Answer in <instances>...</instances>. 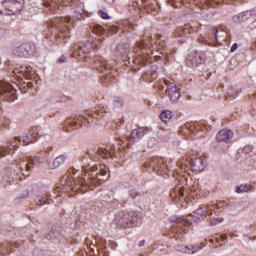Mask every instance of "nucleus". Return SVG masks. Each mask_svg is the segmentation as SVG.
I'll list each match as a JSON object with an SVG mask.
<instances>
[{
  "mask_svg": "<svg viewBox=\"0 0 256 256\" xmlns=\"http://www.w3.org/2000/svg\"><path fill=\"white\" fill-rule=\"evenodd\" d=\"M83 173L77 179L73 175L77 173L75 168H71L60 178L62 187H69L73 193H87L89 189L93 191L95 185H101L103 181L109 179V168L106 165L82 166Z\"/></svg>",
  "mask_w": 256,
  "mask_h": 256,
  "instance_id": "1",
  "label": "nucleus"
},
{
  "mask_svg": "<svg viewBox=\"0 0 256 256\" xmlns=\"http://www.w3.org/2000/svg\"><path fill=\"white\" fill-rule=\"evenodd\" d=\"M160 53V55H155ZM133 53L136 55L133 59L136 65H145V63H151L153 59H169V52L165 48V41L163 36H143L140 41L136 42V46L133 48ZM154 55V56H152Z\"/></svg>",
  "mask_w": 256,
  "mask_h": 256,
  "instance_id": "2",
  "label": "nucleus"
},
{
  "mask_svg": "<svg viewBox=\"0 0 256 256\" xmlns=\"http://www.w3.org/2000/svg\"><path fill=\"white\" fill-rule=\"evenodd\" d=\"M84 9L85 4L79 2L78 9L74 10L72 18H55L48 21L49 29H53L55 31L56 45L67 43V40L71 37V21H81Z\"/></svg>",
  "mask_w": 256,
  "mask_h": 256,
  "instance_id": "3",
  "label": "nucleus"
},
{
  "mask_svg": "<svg viewBox=\"0 0 256 256\" xmlns=\"http://www.w3.org/2000/svg\"><path fill=\"white\" fill-rule=\"evenodd\" d=\"M145 133L147 131L143 127L134 129L128 138L119 140L120 148L116 149L115 145H108L106 148H99L96 155L102 159H109V157L110 159H123L125 153H127L125 147H129V145H133V143L143 139Z\"/></svg>",
  "mask_w": 256,
  "mask_h": 256,
  "instance_id": "4",
  "label": "nucleus"
},
{
  "mask_svg": "<svg viewBox=\"0 0 256 256\" xmlns=\"http://www.w3.org/2000/svg\"><path fill=\"white\" fill-rule=\"evenodd\" d=\"M99 47V39H96L94 41H87L82 43L79 48L78 52H74V57L78 55L80 61H85L86 63H90V65H93V68L99 71L100 73H103L104 71H109L111 69V65L107 64V61L101 56H95L94 58H91L89 56V53L93 51V49H97Z\"/></svg>",
  "mask_w": 256,
  "mask_h": 256,
  "instance_id": "5",
  "label": "nucleus"
},
{
  "mask_svg": "<svg viewBox=\"0 0 256 256\" xmlns=\"http://www.w3.org/2000/svg\"><path fill=\"white\" fill-rule=\"evenodd\" d=\"M177 169L173 170L175 176H180L179 182L187 185L189 183V171H205L207 167V161L202 157L191 158L190 156H185L181 158L177 164Z\"/></svg>",
  "mask_w": 256,
  "mask_h": 256,
  "instance_id": "6",
  "label": "nucleus"
},
{
  "mask_svg": "<svg viewBox=\"0 0 256 256\" xmlns=\"http://www.w3.org/2000/svg\"><path fill=\"white\" fill-rule=\"evenodd\" d=\"M173 177L177 179L178 184L175 188L170 192V197L174 203H183L184 201H195V199L199 198L201 194V189L199 185L192 186L189 190L186 188V184L179 181L180 176H175V173H172Z\"/></svg>",
  "mask_w": 256,
  "mask_h": 256,
  "instance_id": "7",
  "label": "nucleus"
},
{
  "mask_svg": "<svg viewBox=\"0 0 256 256\" xmlns=\"http://www.w3.org/2000/svg\"><path fill=\"white\" fill-rule=\"evenodd\" d=\"M105 118V112L96 110L94 113L90 111L84 112L79 118H68L63 124L64 131H73L74 129H79L81 125L89 127L93 123H97L99 119Z\"/></svg>",
  "mask_w": 256,
  "mask_h": 256,
  "instance_id": "8",
  "label": "nucleus"
},
{
  "mask_svg": "<svg viewBox=\"0 0 256 256\" xmlns=\"http://www.w3.org/2000/svg\"><path fill=\"white\" fill-rule=\"evenodd\" d=\"M41 133V127L36 126L29 130L28 134L22 138H13L9 141L7 147H0V158L5 157V155H9L11 151H16L19 148V143H23V145H29L30 143H35L37 141L39 135Z\"/></svg>",
  "mask_w": 256,
  "mask_h": 256,
  "instance_id": "9",
  "label": "nucleus"
},
{
  "mask_svg": "<svg viewBox=\"0 0 256 256\" xmlns=\"http://www.w3.org/2000/svg\"><path fill=\"white\" fill-rule=\"evenodd\" d=\"M12 77H14V81H16L14 83L19 87V89H31L33 88V82L29 80L35 77V69L31 66L14 68L12 71Z\"/></svg>",
  "mask_w": 256,
  "mask_h": 256,
  "instance_id": "10",
  "label": "nucleus"
},
{
  "mask_svg": "<svg viewBox=\"0 0 256 256\" xmlns=\"http://www.w3.org/2000/svg\"><path fill=\"white\" fill-rule=\"evenodd\" d=\"M17 99V89L15 87L11 86V84L0 81V101H9L10 103L13 101H16ZM11 121L8 119L3 118L0 122V126L4 127V129H7L9 127V124Z\"/></svg>",
  "mask_w": 256,
  "mask_h": 256,
  "instance_id": "11",
  "label": "nucleus"
},
{
  "mask_svg": "<svg viewBox=\"0 0 256 256\" xmlns=\"http://www.w3.org/2000/svg\"><path fill=\"white\" fill-rule=\"evenodd\" d=\"M225 202H216L209 203L207 205H200L199 208L194 212V217L198 219V221H203L207 217H211L213 213H221L223 211V207H225Z\"/></svg>",
  "mask_w": 256,
  "mask_h": 256,
  "instance_id": "12",
  "label": "nucleus"
},
{
  "mask_svg": "<svg viewBox=\"0 0 256 256\" xmlns=\"http://www.w3.org/2000/svg\"><path fill=\"white\" fill-rule=\"evenodd\" d=\"M129 11H146L151 15L159 13V5L157 0H131Z\"/></svg>",
  "mask_w": 256,
  "mask_h": 256,
  "instance_id": "13",
  "label": "nucleus"
},
{
  "mask_svg": "<svg viewBox=\"0 0 256 256\" xmlns=\"http://www.w3.org/2000/svg\"><path fill=\"white\" fill-rule=\"evenodd\" d=\"M139 219V214L137 211H120L116 214L114 218V223L118 227H123L124 229L127 227H133L135 223H137Z\"/></svg>",
  "mask_w": 256,
  "mask_h": 256,
  "instance_id": "14",
  "label": "nucleus"
},
{
  "mask_svg": "<svg viewBox=\"0 0 256 256\" xmlns=\"http://www.w3.org/2000/svg\"><path fill=\"white\" fill-rule=\"evenodd\" d=\"M229 0H168L171 7L179 9V7H183V5H197L198 7H215L216 5H221V3H227Z\"/></svg>",
  "mask_w": 256,
  "mask_h": 256,
  "instance_id": "15",
  "label": "nucleus"
},
{
  "mask_svg": "<svg viewBox=\"0 0 256 256\" xmlns=\"http://www.w3.org/2000/svg\"><path fill=\"white\" fill-rule=\"evenodd\" d=\"M192 219H193V216L179 218L177 220V223L171 228L169 236L173 237V239H176V241H178V239H180V241H183V237L185 233L189 231L187 230L186 227H191Z\"/></svg>",
  "mask_w": 256,
  "mask_h": 256,
  "instance_id": "16",
  "label": "nucleus"
},
{
  "mask_svg": "<svg viewBox=\"0 0 256 256\" xmlns=\"http://www.w3.org/2000/svg\"><path fill=\"white\" fill-rule=\"evenodd\" d=\"M146 165L158 175H162V177L169 175V171H171V161H167V159L159 156L152 157Z\"/></svg>",
  "mask_w": 256,
  "mask_h": 256,
  "instance_id": "17",
  "label": "nucleus"
},
{
  "mask_svg": "<svg viewBox=\"0 0 256 256\" xmlns=\"http://www.w3.org/2000/svg\"><path fill=\"white\" fill-rule=\"evenodd\" d=\"M201 28L199 22H192L190 24H185L183 27H179L174 31V37L178 39L179 43H185L189 39V35L192 33H197Z\"/></svg>",
  "mask_w": 256,
  "mask_h": 256,
  "instance_id": "18",
  "label": "nucleus"
},
{
  "mask_svg": "<svg viewBox=\"0 0 256 256\" xmlns=\"http://www.w3.org/2000/svg\"><path fill=\"white\" fill-rule=\"evenodd\" d=\"M181 134L187 139L205 137V128L199 122H188L182 127Z\"/></svg>",
  "mask_w": 256,
  "mask_h": 256,
  "instance_id": "19",
  "label": "nucleus"
},
{
  "mask_svg": "<svg viewBox=\"0 0 256 256\" xmlns=\"http://www.w3.org/2000/svg\"><path fill=\"white\" fill-rule=\"evenodd\" d=\"M24 5L23 0H3L0 4V13L2 15H17L23 11Z\"/></svg>",
  "mask_w": 256,
  "mask_h": 256,
  "instance_id": "20",
  "label": "nucleus"
},
{
  "mask_svg": "<svg viewBox=\"0 0 256 256\" xmlns=\"http://www.w3.org/2000/svg\"><path fill=\"white\" fill-rule=\"evenodd\" d=\"M205 59H207V54H205V52L193 51L188 55L186 65L188 67H197V65H202V63H205Z\"/></svg>",
  "mask_w": 256,
  "mask_h": 256,
  "instance_id": "21",
  "label": "nucleus"
},
{
  "mask_svg": "<svg viewBox=\"0 0 256 256\" xmlns=\"http://www.w3.org/2000/svg\"><path fill=\"white\" fill-rule=\"evenodd\" d=\"M41 164V158L38 156H32L27 159V163L22 162L19 164V169L22 172V175L25 177H29V171L32 167H37V165Z\"/></svg>",
  "mask_w": 256,
  "mask_h": 256,
  "instance_id": "22",
  "label": "nucleus"
},
{
  "mask_svg": "<svg viewBox=\"0 0 256 256\" xmlns=\"http://www.w3.org/2000/svg\"><path fill=\"white\" fill-rule=\"evenodd\" d=\"M163 83L167 87L170 101H173V103H176V101H179V99H181V92L179 91L177 84H175L174 81H169V80H163Z\"/></svg>",
  "mask_w": 256,
  "mask_h": 256,
  "instance_id": "23",
  "label": "nucleus"
},
{
  "mask_svg": "<svg viewBox=\"0 0 256 256\" xmlns=\"http://www.w3.org/2000/svg\"><path fill=\"white\" fill-rule=\"evenodd\" d=\"M200 249H203V246L201 244H196L194 246H185V245H176L175 250L179 253H185L186 255H193L197 253V251H200Z\"/></svg>",
  "mask_w": 256,
  "mask_h": 256,
  "instance_id": "24",
  "label": "nucleus"
},
{
  "mask_svg": "<svg viewBox=\"0 0 256 256\" xmlns=\"http://www.w3.org/2000/svg\"><path fill=\"white\" fill-rule=\"evenodd\" d=\"M251 17H256V9L239 13L237 16L233 17V21L235 23H245V21H248V19H251Z\"/></svg>",
  "mask_w": 256,
  "mask_h": 256,
  "instance_id": "25",
  "label": "nucleus"
},
{
  "mask_svg": "<svg viewBox=\"0 0 256 256\" xmlns=\"http://www.w3.org/2000/svg\"><path fill=\"white\" fill-rule=\"evenodd\" d=\"M233 139V131L223 129L220 130L216 135V140L218 143H228V141H231Z\"/></svg>",
  "mask_w": 256,
  "mask_h": 256,
  "instance_id": "26",
  "label": "nucleus"
},
{
  "mask_svg": "<svg viewBox=\"0 0 256 256\" xmlns=\"http://www.w3.org/2000/svg\"><path fill=\"white\" fill-rule=\"evenodd\" d=\"M21 49H24V51L19 53V55H21L22 57H32V55H35L36 48L34 44H21Z\"/></svg>",
  "mask_w": 256,
  "mask_h": 256,
  "instance_id": "27",
  "label": "nucleus"
},
{
  "mask_svg": "<svg viewBox=\"0 0 256 256\" xmlns=\"http://www.w3.org/2000/svg\"><path fill=\"white\" fill-rule=\"evenodd\" d=\"M198 43L201 45H218L219 44V34L214 32V37L213 38H205L203 36L198 37L197 39Z\"/></svg>",
  "mask_w": 256,
  "mask_h": 256,
  "instance_id": "28",
  "label": "nucleus"
},
{
  "mask_svg": "<svg viewBox=\"0 0 256 256\" xmlns=\"http://www.w3.org/2000/svg\"><path fill=\"white\" fill-rule=\"evenodd\" d=\"M143 81H146V83H151L157 79V67L153 66L151 68V71H148L143 74L142 76Z\"/></svg>",
  "mask_w": 256,
  "mask_h": 256,
  "instance_id": "29",
  "label": "nucleus"
},
{
  "mask_svg": "<svg viewBox=\"0 0 256 256\" xmlns=\"http://www.w3.org/2000/svg\"><path fill=\"white\" fill-rule=\"evenodd\" d=\"M11 247H19V243L12 242L10 244H0V256L9 255L11 253Z\"/></svg>",
  "mask_w": 256,
  "mask_h": 256,
  "instance_id": "30",
  "label": "nucleus"
},
{
  "mask_svg": "<svg viewBox=\"0 0 256 256\" xmlns=\"http://www.w3.org/2000/svg\"><path fill=\"white\" fill-rule=\"evenodd\" d=\"M71 2L69 0H47L44 2L45 7H53V5H61L62 7H67Z\"/></svg>",
  "mask_w": 256,
  "mask_h": 256,
  "instance_id": "31",
  "label": "nucleus"
},
{
  "mask_svg": "<svg viewBox=\"0 0 256 256\" xmlns=\"http://www.w3.org/2000/svg\"><path fill=\"white\" fill-rule=\"evenodd\" d=\"M227 241V235H220L214 239H210V243H213L215 247H223V244Z\"/></svg>",
  "mask_w": 256,
  "mask_h": 256,
  "instance_id": "32",
  "label": "nucleus"
},
{
  "mask_svg": "<svg viewBox=\"0 0 256 256\" xmlns=\"http://www.w3.org/2000/svg\"><path fill=\"white\" fill-rule=\"evenodd\" d=\"M160 119L164 123H167L173 119V112L171 110H164L160 113Z\"/></svg>",
  "mask_w": 256,
  "mask_h": 256,
  "instance_id": "33",
  "label": "nucleus"
},
{
  "mask_svg": "<svg viewBox=\"0 0 256 256\" xmlns=\"http://www.w3.org/2000/svg\"><path fill=\"white\" fill-rule=\"evenodd\" d=\"M92 32L94 33V35H98L99 37H101V35H103L105 33V28H103V26L99 25V24H93L91 26Z\"/></svg>",
  "mask_w": 256,
  "mask_h": 256,
  "instance_id": "34",
  "label": "nucleus"
},
{
  "mask_svg": "<svg viewBox=\"0 0 256 256\" xmlns=\"http://www.w3.org/2000/svg\"><path fill=\"white\" fill-rule=\"evenodd\" d=\"M253 188L250 185L242 184L236 188V193H249Z\"/></svg>",
  "mask_w": 256,
  "mask_h": 256,
  "instance_id": "35",
  "label": "nucleus"
},
{
  "mask_svg": "<svg viewBox=\"0 0 256 256\" xmlns=\"http://www.w3.org/2000/svg\"><path fill=\"white\" fill-rule=\"evenodd\" d=\"M65 159H66L65 155H60L56 157L53 162L54 168L57 169V167H61V165L65 163Z\"/></svg>",
  "mask_w": 256,
  "mask_h": 256,
  "instance_id": "36",
  "label": "nucleus"
},
{
  "mask_svg": "<svg viewBox=\"0 0 256 256\" xmlns=\"http://www.w3.org/2000/svg\"><path fill=\"white\" fill-rule=\"evenodd\" d=\"M85 244H86V247L90 249V255H95V247L97 246L93 243V240L86 238Z\"/></svg>",
  "mask_w": 256,
  "mask_h": 256,
  "instance_id": "37",
  "label": "nucleus"
},
{
  "mask_svg": "<svg viewBox=\"0 0 256 256\" xmlns=\"http://www.w3.org/2000/svg\"><path fill=\"white\" fill-rule=\"evenodd\" d=\"M22 51H25V49H22L20 44L19 46H16L13 49V54L16 55L17 57H23L21 54H19V53H22Z\"/></svg>",
  "mask_w": 256,
  "mask_h": 256,
  "instance_id": "38",
  "label": "nucleus"
},
{
  "mask_svg": "<svg viewBox=\"0 0 256 256\" xmlns=\"http://www.w3.org/2000/svg\"><path fill=\"white\" fill-rule=\"evenodd\" d=\"M219 223H223V218H213L210 220V225L212 227L215 225H219Z\"/></svg>",
  "mask_w": 256,
  "mask_h": 256,
  "instance_id": "39",
  "label": "nucleus"
},
{
  "mask_svg": "<svg viewBox=\"0 0 256 256\" xmlns=\"http://www.w3.org/2000/svg\"><path fill=\"white\" fill-rule=\"evenodd\" d=\"M114 105L115 107H123V99L116 97L114 99Z\"/></svg>",
  "mask_w": 256,
  "mask_h": 256,
  "instance_id": "40",
  "label": "nucleus"
},
{
  "mask_svg": "<svg viewBox=\"0 0 256 256\" xmlns=\"http://www.w3.org/2000/svg\"><path fill=\"white\" fill-rule=\"evenodd\" d=\"M117 51H119L121 53V55H123V56L128 55V53H129L127 48L123 49V46H121V45H118Z\"/></svg>",
  "mask_w": 256,
  "mask_h": 256,
  "instance_id": "41",
  "label": "nucleus"
},
{
  "mask_svg": "<svg viewBox=\"0 0 256 256\" xmlns=\"http://www.w3.org/2000/svg\"><path fill=\"white\" fill-rule=\"evenodd\" d=\"M98 15L99 17H101L102 19H109V14H107V12L100 10L98 11Z\"/></svg>",
  "mask_w": 256,
  "mask_h": 256,
  "instance_id": "42",
  "label": "nucleus"
},
{
  "mask_svg": "<svg viewBox=\"0 0 256 256\" xmlns=\"http://www.w3.org/2000/svg\"><path fill=\"white\" fill-rule=\"evenodd\" d=\"M129 196L131 197V199H137V197H139V193L136 190H130Z\"/></svg>",
  "mask_w": 256,
  "mask_h": 256,
  "instance_id": "43",
  "label": "nucleus"
},
{
  "mask_svg": "<svg viewBox=\"0 0 256 256\" xmlns=\"http://www.w3.org/2000/svg\"><path fill=\"white\" fill-rule=\"evenodd\" d=\"M45 203H47V199H45V198H38L36 201V204L39 206L45 205Z\"/></svg>",
  "mask_w": 256,
  "mask_h": 256,
  "instance_id": "44",
  "label": "nucleus"
},
{
  "mask_svg": "<svg viewBox=\"0 0 256 256\" xmlns=\"http://www.w3.org/2000/svg\"><path fill=\"white\" fill-rule=\"evenodd\" d=\"M243 151L246 154L251 153V151H253V146H245Z\"/></svg>",
  "mask_w": 256,
  "mask_h": 256,
  "instance_id": "45",
  "label": "nucleus"
},
{
  "mask_svg": "<svg viewBox=\"0 0 256 256\" xmlns=\"http://www.w3.org/2000/svg\"><path fill=\"white\" fill-rule=\"evenodd\" d=\"M231 53H235L237 51V43H234L232 47L230 48Z\"/></svg>",
  "mask_w": 256,
  "mask_h": 256,
  "instance_id": "46",
  "label": "nucleus"
},
{
  "mask_svg": "<svg viewBox=\"0 0 256 256\" xmlns=\"http://www.w3.org/2000/svg\"><path fill=\"white\" fill-rule=\"evenodd\" d=\"M77 3H79V0H72L71 5H77Z\"/></svg>",
  "mask_w": 256,
  "mask_h": 256,
  "instance_id": "47",
  "label": "nucleus"
},
{
  "mask_svg": "<svg viewBox=\"0 0 256 256\" xmlns=\"http://www.w3.org/2000/svg\"><path fill=\"white\" fill-rule=\"evenodd\" d=\"M143 245H145V240H141V241L139 242V247H143Z\"/></svg>",
  "mask_w": 256,
  "mask_h": 256,
  "instance_id": "48",
  "label": "nucleus"
},
{
  "mask_svg": "<svg viewBox=\"0 0 256 256\" xmlns=\"http://www.w3.org/2000/svg\"><path fill=\"white\" fill-rule=\"evenodd\" d=\"M158 87H159V89H165V86H163V85H159Z\"/></svg>",
  "mask_w": 256,
  "mask_h": 256,
  "instance_id": "49",
  "label": "nucleus"
},
{
  "mask_svg": "<svg viewBox=\"0 0 256 256\" xmlns=\"http://www.w3.org/2000/svg\"><path fill=\"white\" fill-rule=\"evenodd\" d=\"M63 61H64L63 58H60L59 62H60V63H63Z\"/></svg>",
  "mask_w": 256,
  "mask_h": 256,
  "instance_id": "50",
  "label": "nucleus"
},
{
  "mask_svg": "<svg viewBox=\"0 0 256 256\" xmlns=\"http://www.w3.org/2000/svg\"><path fill=\"white\" fill-rule=\"evenodd\" d=\"M103 256H109L108 254H104Z\"/></svg>",
  "mask_w": 256,
  "mask_h": 256,
  "instance_id": "51",
  "label": "nucleus"
}]
</instances>
